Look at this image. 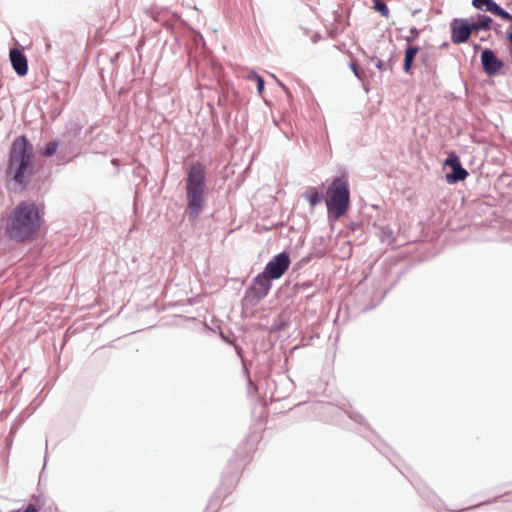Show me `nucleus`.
I'll use <instances>...</instances> for the list:
<instances>
[{
	"label": "nucleus",
	"mask_w": 512,
	"mask_h": 512,
	"mask_svg": "<svg viewBox=\"0 0 512 512\" xmlns=\"http://www.w3.org/2000/svg\"><path fill=\"white\" fill-rule=\"evenodd\" d=\"M42 215V210L34 202H20L8 218L6 227L8 236L17 242L34 239L43 223Z\"/></svg>",
	"instance_id": "obj_1"
},
{
	"label": "nucleus",
	"mask_w": 512,
	"mask_h": 512,
	"mask_svg": "<svg viewBox=\"0 0 512 512\" xmlns=\"http://www.w3.org/2000/svg\"><path fill=\"white\" fill-rule=\"evenodd\" d=\"M33 148L25 136H20L13 142L7 167V178L14 181L21 189L24 188L32 174L31 159Z\"/></svg>",
	"instance_id": "obj_2"
},
{
	"label": "nucleus",
	"mask_w": 512,
	"mask_h": 512,
	"mask_svg": "<svg viewBox=\"0 0 512 512\" xmlns=\"http://www.w3.org/2000/svg\"><path fill=\"white\" fill-rule=\"evenodd\" d=\"M205 169L199 162L192 163L187 171L186 198L187 213L196 218L205 201Z\"/></svg>",
	"instance_id": "obj_3"
},
{
	"label": "nucleus",
	"mask_w": 512,
	"mask_h": 512,
	"mask_svg": "<svg viewBox=\"0 0 512 512\" xmlns=\"http://www.w3.org/2000/svg\"><path fill=\"white\" fill-rule=\"evenodd\" d=\"M326 206L335 219L341 218L350 206L349 184L345 177L335 178L327 189Z\"/></svg>",
	"instance_id": "obj_4"
},
{
	"label": "nucleus",
	"mask_w": 512,
	"mask_h": 512,
	"mask_svg": "<svg viewBox=\"0 0 512 512\" xmlns=\"http://www.w3.org/2000/svg\"><path fill=\"white\" fill-rule=\"evenodd\" d=\"M290 258L286 252L274 256L265 266L264 273L271 279L281 278L290 266Z\"/></svg>",
	"instance_id": "obj_5"
},
{
	"label": "nucleus",
	"mask_w": 512,
	"mask_h": 512,
	"mask_svg": "<svg viewBox=\"0 0 512 512\" xmlns=\"http://www.w3.org/2000/svg\"><path fill=\"white\" fill-rule=\"evenodd\" d=\"M451 41L454 44L465 43L471 34H473V30L471 28L470 23L465 19H454L451 24Z\"/></svg>",
	"instance_id": "obj_6"
},
{
	"label": "nucleus",
	"mask_w": 512,
	"mask_h": 512,
	"mask_svg": "<svg viewBox=\"0 0 512 512\" xmlns=\"http://www.w3.org/2000/svg\"><path fill=\"white\" fill-rule=\"evenodd\" d=\"M481 63L484 72L489 76H494L500 73L504 67V62L498 59L495 53L490 49H484L481 53Z\"/></svg>",
	"instance_id": "obj_7"
},
{
	"label": "nucleus",
	"mask_w": 512,
	"mask_h": 512,
	"mask_svg": "<svg viewBox=\"0 0 512 512\" xmlns=\"http://www.w3.org/2000/svg\"><path fill=\"white\" fill-rule=\"evenodd\" d=\"M474 8L490 12L502 20L512 22V15L503 10L494 0H472Z\"/></svg>",
	"instance_id": "obj_8"
},
{
	"label": "nucleus",
	"mask_w": 512,
	"mask_h": 512,
	"mask_svg": "<svg viewBox=\"0 0 512 512\" xmlns=\"http://www.w3.org/2000/svg\"><path fill=\"white\" fill-rule=\"evenodd\" d=\"M9 56L14 71L21 77L27 75L28 61L26 56L18 49H12Z\"/></svg>",
	"instance_id": "obj_9"
},
{
	"label": "nucleus",
	"mask_w": 512,
	"mask_h": 512,
	"mask_svg": "<svg viewBox=\"0 0 512 512\" xmlns=\"http://www.w3.org/2000/svg\"><path fill=\"white\" fill-rule=\"evenodd\" d=\"M271 280L264 272L255 277L251 290L258 299H262L268 294L271 289Z\"/></svg>",
	"instance_id": "obj_10"
},
{
	"label": "nucleus",
	"mask_w": 512,
	"mask_h": 512,
	"mask_svg": "<svg viewBox=\"0 0 512 512\" xmlns=\"http://www.w3.org/2000/svg\"><path fill=\"white\" fill-rule=\"evenodd\" d=\"M493 20L486 15H478L477 21L470 23L473 33H477L480 30H489L491 28Z\"/></svg>",
	"instance_id": "obj_11"
},
{
	"label": "nucleus",
	"mask_w": 512,
	"mask_h": 512,
	"mask_svg": "<svg viewBox=\"0 0 512 512\" xmlns=\"http://www.w3.org/2000/svg\"><path fill=\"white\" fill-rule=\"evenodd\" d=\"M419 52V48L416 46L408 45L405 50V58H404V64L403 69L406 73L410 72L413 60L416 56V54Z\"/></svg>",
	"instance_id": "obj_12"
},
{
	"label": "nucleus",
	"mask_w": 512,
	"mask_h": 512,
	"mask_svg": "<svg viewBox=\"0 0 512 512\" xmlns=\"http://www.w3.org/2000/svg\"><path fill=\"white\" fill-rule=\"evenodd\" d=\"M467 176L468 172L461 165H459L458 167L453 169L452 174H447L446 178L449 183H455L458 181L465 180Z\"/></svg>",
	"instance_id": "obj_13"
},
{
	"label": "nucleus",
	"mask_w": 512,
	"mask_h": 512,
	"mask_svg": "<svg viewBox=\"0 0 512 512\" xmlns=\"http://www.w3.org/2000/svg\"><path fill=\"white\" fill-rule=\"evenodd\" d=\"M305 197L308 200L311 207H315L323 199V194L316 188H310L306 191Z\"/></svg>",
	"instance_id": "obj_14"
},
{
	"label": "nucleus",
	"mask_w": 512,
	"mask_h": 512,
	"mask_svg": "<svg viewBox=\"0 0 512 512\" xmlns=\"http://www.w3.org/2000/svg\"><path fill=\"white\" fill-rule=\"evenodd\" d=\"M373 8L375 9V11L379 12L383 17L388 18L389 9L382 0H374Z\"/></svg>",
	"instance_id": "obj_15"
},
{
	"label": "nucleus",
	"mask_w": 512,
	"mask_h": 512,
	"mask_svg": "<svg viewBox=\"0 0 512 512\" xmlns=\"http://www.w3.org/2000/svg\"><path fill=\"white\" fill-rule=\"evenodd\" d=\"M248 78L250 80H255L256 81V84H257V91L260 95L263 94V91H264V79L259 75L257 74L256 72H251L249 75H248Z\"/></svg>",
	"instance_id": "obj_16"
},
{
	"label": "nucleus",
	"mask_w": 512,
	"mask_h": 512,
	"mask_svg": "<svg viewBox=\"0 0 512 512\" xmlns=\"http://www.w3.org/2000/svg\"><path fill=\"white\" fill-rule=\"evenodd\" d=\"M461 165L459 157L455 153H451L449 157L444 161V166H449L452 169H455Z\"/></svg>",
	"instance_id": "obj_17"
},
{
	"label": "nucleus",
	"mask_w": 512,
	"mask_h": 512,
	"mask_svg": "<svg viewBox=\"0 0 512 512\" xmlns=\"http://www.w3.org/2000/svg\"><path fill=\"white\" fill-rule=\"evenodd\" d=\"M57 148H58V143L56 141H51L46 144L43 154L46 157H50L56 153Z\"/></svg>",
	"instance_id": "obj_18"
},
{
	"label": "nucleus",
	"mask_w": 512,
	"mask_h": 512,
	"mask_svg": "<svg viewBox=\"0 0 512 512\" xmlns=\"http://www.w3.org/2000/svg\"><path fill=\"white\" fill-rule=\"evenodd\" d=\"M418 35H419V30L414 27V28L410 29V35L406 36L405 40L408 44H410L416 40Z\"/></svg>",
	"instance_id": "obj_19"
},
{
	"label": "nucleus",
	"mask_w": 512,
	"mask_h": 512,
	"mask_svg": "<svg viewBox=\"0 0 512 512\" xmlns=\"http://www.w3.org/2000/svg\"><path fill=\"white\" fill-rule=\"evenodd\" d=\"M351 68H352V70H353L354 74H355L359 79H361V78H362V76H361V71H360L359 67L357 66V64L352 63V64H351Z\"/></svg>",
	"instance_id": "obj_20"
},
{
	"label": "nucleus",
	"mask_w": 512,
	"mask_h": 512,
	"mask_svg": "<svg viewBox=\"0 0 512 512\" xmlns=\"http://www.w3.org/2000/svg\"><path fill=\"white\" fill-rule=\"evenodd\" d=\"M375 66L379 69V70H382L383 67H384V63L382 60L378 59L375 63Z\"/></svg>",
	"instance_id": "obj_21"
},
{
	"label": "nucleus",
	"mask_w": 512,
	"mask_h": 512,
	"mask_svg": "<svg viewBox=\"0 0 512 512\" xmlns=\"http://www.w3.org/2000/svg\"><path fill=\"white\" fill-rule=\"evenodd\" d=\"M24 512H37V508L34 505H29Z\"/></svg>",
	"instance_id": "obj_22"
},
{
	"label": "nucleus",
	"mask_w": 512,
	"mask_h": 512,
	"mask_svg": "<svg viewBox=\"0 0 512 512\" xmlns=\"http://www.w3.org/2000/svg\"><path fill=\"white\" fill-rule=\"evenodd\" d=\"M146 13H148L151 17H153L154 19H156V18L154 17V15H153L152 13H150V12H149V10H146Z\"/></svg>",
	"instance_id": "obj_23"
}]
</instances>
